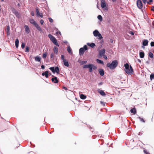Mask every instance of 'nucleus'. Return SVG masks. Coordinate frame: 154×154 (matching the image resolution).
<instances>
[{
    "label": "nucleus",
    "mask_w": 154,
    "mask_h": 154,
    "mask_svg": "<svg viewBox=\"0 0 154 154\" xmlns=\"http://www.w3.org/2000/svg\"><path fill=\"white\" fill-rule=\"evenodd\" d=\"M125 72L129 75H132L134 72L132 67L131 65L129 66V64L126 63L124 64Z\"/></svg>",
    "instance_id": "obj_1"
},
{
    "label": "nucleus",
    "mask_w": 154,
    "mask_h": 154,
    "mask_svg": "<svg viewBox=\"0 0 154 154\" xmlns=\"http://www.w3.org/2000/svg\"><path fill=\"white\" fill-rule=\"evenodd\" d=\"M118 62L117 60H113L111 63H108L106 66L109 67L111 69H114L118 66Z\"/></svg>",
    "instance_id": "obj_2"
},
{
    "label": "nucleus",
    "mask_w": 154,
    "mask_h": 154,
    "mask_svg": "<svg viewBox=\"0 0 154 154\" xmlns=\"http://www.w3.org/2000/svg\"><path fill=\"white\" fill-rule=\"evenodd\" d=\"M84 68H88L90 72H92L93 69L95 70L97 69V67L93 64H86L83 66Z\"/></svg>",
    "instance_id": "obj_3"
},
{
    "label": "nucleus",
    "mask_w": 154,
    "mask_h": 154,
    "mask_svg": "<svg viewBox=\"0 0 154 154\" xmlns=\"http://www.w3.org/2000/svg\"><path fill=\"white\" fill-rule=\"evenodd\" d=\"M49 38L52 42L55 45L59 46L58 43L57 42V41L55 37L52 36L51 34H49L48 35Z\"/></svg>",
    "instance_id": "obj_4"
},
{
    "label": "nucleus",
    "mask_w": 154,
    "mask_h": 154,
    "mask_svg": "<svg viewBox=\"0 0 154 154\" xmlns=\"http://www.w3.org/2000/svg\"><path fill=\"white\" fill-rule=\"evenodd\" d=\"M88 50V47L87 45H85L83 48H81L79 50V54L80 55H83L85 51Z\"/></svg>",
    "instance_id": "obj_5"
},
{
    "label": "nucleus",
    "mask_w": 154,
    "mask_h": 154,
    "mask_svg": "<svg viewBox=\"0 0 154 154\" xmlns=\"http://www.w3.org/2000/svg\"><path fill=\"white\" fill-rule=\"evenodd\" d=\"M137 5L139 8L141 9L142 8L143 4L140 0H138L137 1Z\"/></svg>",
    "instance_id": "obj_6"
},
{
    "label": "nucleus",
    "mask_w": 154,
    "mask_h": 154,
    "mask_svg": "<svg viewBox=\"0 0 154 154\" xmlns=\"http://www.w3.org/2000/svg\"><path fill=\"white\" fill-rule=\"evenodd\" d=\"M52 76L54 77L51 79L52 81L55 83H57L58 82V80L57 79V78L56 77H54V75H52Z\"/></svg>",
    "instance_id": "obj_7"
},
{
    "label": "nucleus",
    "mask_w": 154,
    "mask_h": 154,
    "mask_svg": "<svg viewBox=\"0 0 154 154\" xmlns=\"http://www.w3.org/2000/svg\"><path fill=\"white\" fill-rule=\"evenodd\" d=\"M101 6L102 8H104L106 7V2L105 0H100Z\"/></svg>",
    "instance_id": "obj_8"
},
{
    "label": "nucleus",
    "mask_w": 154,
    "mask_h": 154,
    "mask_svg": "<svg viewBox=\"0 0 154 154\" xmlns=\"http://www.w3.org/2000/svg\"><path fill=\"white\" fill-rule=\"evenodd\" d=\"M105 50V49L103 48L101 50H100L99 51V55L100 56H103L104 55Z\"/></svg>",
    "instance_id": "obj_9"
},
{
    "label": "nucleus",
    "mask_w": 154,
    "mask_h": 154,
    "mask_svg": "<svg viewBox=\"0 0 154 154\" xmlns=\"http://www.w3.org/2000/svg\"><path fill=\"white\" fill-rule=\"evenodd\" d=\"M48 71H45V72H43L42 73V76H45V77L46 78H48Z\"/></svg>",
    "instance_id": "obj_10"
},
{
    "label": "nucleus",
    "mask_w": 154,
    "mask_h": 154,
    "mask_svg": "<svg viewBox=\"0 0 154 154\" xmlns=\"http://www.w3.org/2000/svg\"><path fill=\"white\" fill-rule=\"evenodd\" d=\"M13 12L16 15V17L18 18H19L20 17V13H18L17 11H15Z\"/></svg>",
    "instance_id": "obj_11"
},
{
    "label": "nucleus",
    "mask_w": 154,
    "mask_h": 154,
    "mask_svg": "<svg viewBox=\"0 0 154 154\" xmlns=\"http://www.w3.org/2000/svg\"><path fill=\"white\" fill-rule=\"evenodd\" d=\"M24 28L25 29L26 32L27 33H29V32L30 30L28 26L26 25H25L24 26Z\"/></svg>",
    "instance_id": "obj_12"
},
{
    "label": "nucleus",
    "mask_w": 154,
    "mask_h": 154,
    "mask_svg": "<svg viewBox=\"0 0 154 154\" xmlns=\"http://www.w3.org/2000/svg\"><path fill=\"white\" fill-rule=\"evenodd\" d=\"M99 72L101 76H103L104 74V71L103 69H99Z\"/></svg>",
    "instance_id": "obj_13"
},
{
    "label": "nucleus",
    "mask_w": 154,
    "mask_h": 154,
    "mask_svg": "<svg viewBox=\"0 0 154 154\" xmlns=\"http://www.w3.org/2000/svg\"><path fill=\"white\" fill-rule=\"evenodd\" d=\"M34 26L37 29L39 30V31H42V29L39 26V25L36 23L34 25Z\"/></svg>",
    "instance_id": "obj_14"
},
{
    "label": "nucleus",
    "mask_w": 154,
    "mask_h": 154,
    "mask_svg": "<svg viewBox=\"0 0 154 154\" xmlns=\"http://www.w3.org/2000/svg\"><path fill=\"white\" fill-rule=\"evenodd\" d=\"M10 27L9 26H8L7 27V28L5 30V31L7 32V34L8 35H10Z\"/></svg>",
    "instance_id": "obj_15"
},
{
    "label": "nucleus",
    "mask_w": 154,
    "mask_h": 154,
    "mask_svg": "<svg viewBox=\"0 0 154 154\" xmlns=\"http://www.w3.org/2000/svg\"><path fill=\"white\" fill-rule=\"evenodd\" d=\"M99 32L97 30H95L93 32L94 35L95 37L97 36V35H98L99 34Z\"/></svg>",
    "instance_id": "obj_16"
},
{
    "label": "nucleus",
    "mask_w": 154,
    "mask_h": 154,
    "mask_svg": "<svg viewBox=\"0 0 154 154\" xmlns=\"http://www.w3.org/2000/svg\"><path fill=\"white\" fill-rule=\"evenodd\" d=\"M87 45L91 48H94V46H95V44L94 43H87Z\"/></svg>",
    "instance_id": "obj_17"
},
{
    "label": "nucleus",
    "mask_w": 154,
    "mask_h": 154,
    "mask_svg": "<svg viewBox=\"0 0 154 154\" xmlns=\"http://www.w3.org/2000/svg\"><path fill=\"white\" fill-rule=\"evenodd\" d=\"M148 41L147 40H145L143 42V46H147L148 45Z\"/></svg>",
    "instance_id": "obj_18"
},
{
    "label": "nucleus",
    "mask_w": 154,
    "mask_h": 154,
    "mask_svg": "<svg viewBox=\"0 0 154 154\" xmlns=\"http://www.w3.org/2000/svg\"><path fill=\"white\" fill-rule=\"evenodd\" d=\"M19 43V41L18 39H16L15 41V46L17 48L18 47V44Z\"/></svg>",
    "instance_id": "obj_19"
},
{
    "label": "nucleus",
    "mask_w": 154,
    "mask_h": 154,
    "mask_svg": "<svg viewBox=\"0 0 154 154\" xmlns=\"http://www.w3.org/2000/svg\"><path fill=\"white\" fill-rule=\"evenodd\" d=\"M130 111L132 113H133L134 114H135L136 113V110L135 108L131 109Z\"/></svg>",
    "instance_id": "obj_20"
},
{
    "label": "nucleus",
    "mask_w": 154,
    "mask_h": 154,
    "mask_svg": "<svg viewBox=\"0 0 154 154\" xmlns=\"http://www.w3.org/2000/svg\"><path fill=\"white\" fill-rule=\"evenodd\" d=\"M29 22L33 24L34 25H35V24L37 23L33 19H30L29 20Z\"/></svg>",
    "instance_id": "obj_21"
},
{
    "label": "nucleus",
    "mask_w": 154,
    "mask_h": 154,
    "mask_svg": "<svg viewBox=\"0 0 154 154\" xmlns=\"http://www.w3.org/2000/svg\"><path fill=\"white\" fill-rule=\"evenodd\" d=\"M54 51L55 54H57L58 53V48L56 46H54Z\"/></svg>",
    "instance_id": "obj_22"
},
{
    "label": "nucleus",
    "mask_w": 154,
    "mask_h": 154,
    "mask_svg": "<svg viewBox=\"0 0 154 154\" xmlns=\"http://www.w3.org/2000/svg\"><path fill=\"white\" fill-rule=\"evenodd\" d=\"M140 56L141 58H143L144 56V53L143 52H141L140 53Z\"/></svg>",
    "instance_id": "obj_23"
},
{
    "label": "nucleus",
    "mask_w": 154,
    "mask_h": 154,
    "mask_svg": "<svg viewBox=\"0 0 154 154\" xmlns=\"http://www.w3.org/2000/svg\"><path fill=\"white\" fill-rule=\"evenodd\" d=\"M64 64L65 66H69V63L68 61L67 60H64V61H63Z\"/></svg>",
    "instance_id": "obj_24"
},
{
    "label": "nucleus",
    "mask_w": 154,
    "mask_h": 154,
    "mask_svg": "<svg viewBox=\"0 0 154 154\" xmlns=\"http://www.w3.org/2000/svg\"><path fill=\"white\" fill-rule=\"evenodd\" d=\"M89 128L92 132H95V130L93 126L92 127L91 126H90L89 127Z\"/></svg>",
    "instance_id": "obj_25"
},
{
    "label": "nucleus",
    "mask_w": 154,
    "mask_h": 154,
    "mask_svg": "<svg viewBox=\"0 0 154 154\" xmlns=\"http://www.w3.org/2000/svg\"><path fill=\"white\" fill-rule=\"evenodd\" d=\"M80 97L81 99H85L86 98V96L83 94L80 95Z\"/></svg>",
    "instance_id": "obj_26"
},
{
    "label": "nucleus",
    "mask_w": 154,
    "mask_h": 154,
    "mask_svg": "<svg viewBox=\"0 0 154 154\" xmlns=\"http://www.w3.org/2000/svg\"><path fill=\"white\" fill-rule=\"evenodd\" d=\"M67 51L70 54H72V51L71 50V49L70 47H69L67 48Z\"/></svg>",
    "instance_id": "obj_27"
},
{
    "label": "nucleus",
    "mask_w": 154,
    "mask_h": 154,
    "mask_svg": "<svg viewBox=\"0 0 154 154\" xmlns=\"http://www.w3.org/2000/svg\"><path fill=\"white\" fill-rule=\"evenodd\" d=\"M55 72H56L57 73L59 74V69L58 66H56L55 69Z\"/></svg>",
    "instance_id": "obj_28"
},
{
    "label": "nucleus",
    "mask_w": 154,
    "mask_h": 154,
    "mask_svg": "<svg viewBox=\"0 0 154 154\" xmlns=\"http://www.w3.org/2000/svg\"><path fill=\"white\" fill-rule=\"evenodd\" d=\"M97 62L101 64H104V63L103 61L99 59H97Z\"/></svg>",
    "instance_id": "obj_29"
},
{
    "label": "nucleus",
    "mask_w": 154,
    "mask_h": 154,
    "mask_svg": "<svg viewBox=\"0 0 154 154\" xmlns=\"http://www.w3.org/2000/svg\"><path fill=\"white\" fill-rule=\"evenodd\" d=\"M148 56L150 57L151 58H153L154 56L153 53L151 52H149V53Z\"/></svg>",
    "instance_id": "obj_30"
},
{
    "label": "nucleus",
    "mask_w": 154,
    "mask_h": 154,
    "mask_svg": "<svg viewBox=\"0 0 154 154\" xmlns=\"http://www.w3.org/2000/svg\"><path fill=\"white\" fill-rule=\"evenodd\" d=\"M99 92L101 95L102 96H105L106 95V94L105 92L102 90H101L100 91H99Z\"/></svg>",
    "instance_id": "obj_31"
},
{
    "label": "nucleus",
    "mask_w": 154,
    "mask_h": 154,
    "mask_svg": "<svg viewBox=\"0 0 154 154\" xmlns=\"http://www.w3.org/2000/svg\"><path fill=\"white\" fill-rule=\"evenodd\" d=\"M35 61L40 62L41 60V58L38 56H36L35 57Z\"/></svg>",
    "instance_id": "obj_32"
},
{
    "label": "nucleus",
    "mask_w": 154,
    "mask_h": 154,
    "mask_svg": "<svg viewBox=\"0 0 154 154\" xmlns=\"http://www.w3.org/2000/svg\"><path fill=\"white\" fill-rule=\"evenodd\" d=\"M154 79V74L152 73L150 75V79L151 80Z\"/></svg>",
    "instance_id": "obj_33"
},
{
    "label": "nucleus",
    "mask_w": 154,
    "mask_h": 154,
    "mask_svg": "<svg viewBox=\"0 0 154 154\" xmlns=\"http://www.w3.org/2000/svg\"><path fill=\"white\" fill-rule=\"evenodd\" d=\"M49 69L53 73H54L55 72V68L54 67H51L49 68Z\"/></svg>",
    "instance_id": "obj_34"
},
{
    "label": "nucleus",
    "mask_w": 154,
    "mask_h": 154,
    "mask_svg": "<svg viewBox=\"0 0 154 154\" xmlns=\"http://www.w3.org/2000/svg\"><path fill=\"white\" fill-rule=\"evenodd\" d=\"M97 36L98 37V38L100 39H101L102 38H103V37L101 35L100 32L99 34L98 35H97Z\"/></svg>",
    "instance_id": "obj_35"
},
{
    "label": "nucleus",
    "mask_w": 154,
    "mask_h": 154,
    "mask_svg": "<svg viewBox=\"0 0 154 154\" xmlns=\"http://www.w3.org/2000/svg\"><path fill=\"white\" fill-rule=\"evenodd\" d=\"M36 15L37 16H38V15H39V10L38 8H37L36 9Z\"/></svg>",
    "instance_id": "obj_36"
},
{
    "label": "nucleus",
    "mask_w": 154,
    "mask_h": 154,
    "mask_svg": "<svg viewBox=\"0 0 154 154\" xmlns=\"http://www.w3.org/2000/svg\"><path fill=\"white\" fill-rule=\"evenodd\" d=\"M47 55V53L45 52V53H44L43 54V56H42L43 58H45L46 57Z\"/></svg>",
    "instance_id": "obj_37"
},
{
    "label": "nucleus",
    "mask_w": 154,
    "mask_h": 154,
    "mask_svg": "<svg viewBox=\"0 0 154 154\" xmlns=\"http://www.w3.org/2000/svg\"><path fill=\"white\" fill-rule=\"evenodd\" d=\"M97 18L98 19H99L101 21H102V18L101 15H98L97 16Z\"/></svg>",
    "instance_id": "obj_38"
},
{
    "label": "nucleus",
    "mask_w": 154,
    "mask_h": 154,
    "mask_svg": "<svg viewBox=\"0 0 154 154\" xmlns=\"http://www.w3.org/2000/svg\"><path fill=\"white\" fill-rule=\"evenodd\" d=\"M29 48L28 47L26 46L25 49V51L26 52H29Z\"/></svg>",
    "instance_id": "obj_39"
},
{
    "label": "nucleus",
    "mask_w": 154,
    "mask_h": 154,
    "mask_svg": "<svg viewBox=\"0 0 154 154\" xmlns=\"http://www.w3.org/2000/svg\"><path fill=\"white\" fill-rule=\"evenodd\" d=\"M138 118L140 120L143 122H145V121L143 119V118H141V117H138Z\"/></svg>",
    "instance_id": "obj_40"
},
{
    "label": "nucleus",
    "mask_w": 154,
    "mask_h": 154,
    "mask_svg": "<svg viewBox=\"0 0 154 154\" xmlns=\"http://www.w3.org/2000/svg\"><path fill=\"white\" fill-rule=\"evenodd\" d=\"M48 19V20H49V21L50 22H51V23H52V22H53V19H52L51 18H50V17Z\"/></svg>",
    "instance_id": "obj_41"
},
{
    "label": "nucleus",
    "mask_w": 154,
    "mask_h": 154,
    "mask_svg": "<svg viewBox=\"0 0 154 154\" xmlns=\"http://www.w3.org/2000/svg\"><path fill=\"white\" fill-rule=\"evenodd\" d=\"M25 46V44L24 43H22L21 44V48H24Z\"/></svg>",
    "instance_id": "obj_42"
},
{
    "label": "nucleus",
    "mask_w": 154,
    "mask_h": 154,
    "mask_svg": "<svg viewBox=\"0 0 154 154\" xmlns=\"http://www.w3.org/2000/svg\"><path fill=\"white\" fill-rule=\"evenodd\" d=\"M50 57L51 58H54V54L53 53H52L50 55Z\"/></svg>",
    "instance_id": "obj_43"
},
{
    "label": "nucleus",
    "mask_w": 154,
    "mask_h": 154,
    "mask_svg": "<svg viewBox=\"0 0 154 154\" xmlns=\"http://www.w3.org/2000/svg\"><path fill=\"white\" fill-rule=\"evenodd\" d=\"M61 59L62 60H63V61H64V60H66L64 59V56L63 55H61Z\"/></svg>",
    "instance_id": "obj_44"
},
{
    "label": "nucleus",
    "mask_w": 154,
    "mask_h": 154,
    "mask_svg": "<svg viewBox=\"0 0 154 154\" xmlns=\"http://www.w3.org/2000/svg\"><path fill=\"white\" fill-rule=\"evenodd\" d=\"M150 45L152 47L154 46V42H152L150 43Z\"/></svg>",
    "instance_id": "obj_45"
},
{
    "label": "nucleus",
    "mask_w": 154,
    "mask_h": 154,
    "mask_svg": "<svg viewBox=\"0 0 154 154\" xmlns=\"http://www.w3.org/2000/svg\"><path fill=\"white\" fill-rule=\"evenodd\" d=\"M128 32L131 34L132 35H134V33L133 32H132L131 31H129Z\"/></svg>",
    "instance_id": "obj_46"
},
{
    "label": "nucleus",
    "mask_w": 154,
    "mask_h": 154,
    "mask_svg": "<svg viewBox=\"0 0 154 154\" xmlns=\"http://www.w3.org/2000/svg\"><path fill=\"white\" fill-rule=\"evenodd\" d=\"M103 57L106 60H107V56H106L105 55H103Z\"/></svg>",
    "instance_id": "obj_47"
},
{
    "label": "nucleus",
    "mask_w": 154,
    "mask_h": 154,
    "mask_svg": "<svg viewBox=\"0 0 154 154\" xmlns=\"http://www.w3.org/2000/svg\"><path fill=\"white\" fill-rule=\"evenodd\" d=\"M152 0H149V2H147V3L148 4H150V3L152 2Z\"/></svg>",
    "instance_id": "obj_48"
},
{
    "label": "nucleus",
    "mask_w": 154,
    "mask_h": 154,
    "mask_svg": "<svg viewBox=\"0 0 154 154\" xmlns=\"http://www.w3.org/2000/svg\"><path fill=\"white\" fill-rule=\"evenodd\" d=\"M44 21L42 20H41L40 21V23L42 24V25L43 24V23H44Z\"/></svg>",
    "instance_id": "obj_49"
},
{
    "label": "nucleus",
    "mask_w": 154,
    "mask_h": 154,
    "mask_svg": "<svg viewBox=\"0 0 154 154\" xmlns=\"http://www.w3.org/2000/svg\"><path fill=\"white\" fill-rule=\"evenodd\" d=\"M144 152L146 154H150L147 151H146L145 150H144Z\"/></svg>",
    "instance_id": "obj_50"
},
{
    "label": "nucleus",
    "mask_w": 154,
    "mask_h": 154,
    "mask_svg": "<svg viewBox=\"0 0 154 154\" xmlns=\"http://www.w3.org/2000/svg\"><path fill=\"white\" fill-rule=\"evenodd\" d=\"M31 14L32 16H33L34 15V13L33 11H32L31 12Z\"/></svg>",
    "instance_id": "obj_51"
},
{
    "label": "nucleus",
    "mask_w": 154,
    "mask_h": 154,
    "mask_svg": "<svg viewBox=\"0 0 154 154\" xmlns=\"http://www.w3.org/2000/svg\"><path fill=\"white\" fill-rule=\"evenodd\" d=\"M87 62V61H83L82 62V64H85Z\"/></svg>",
    "instance_id": "obj_52"
},
{
    "label": "nucleus",
    "mask_w": 154,
    "mask_h": 154,
    "mask_svg": "<svg viewBox=\"0 0 154 154\" xmlns=\"http://www.w3.org/2000/svg\"><path fill=\"white\" fill-rule=\"evenodd\" d=\"M147 0H142L144 4H146V3Z\"/></svg>",
    "instance_id": "obj_53"
},
{
    "label": "nucleus",
    "mask_w": 154,
    "mask_h": 154,
    "mask_svg": "<svg viewBox=\"0 0 154 154\" xmlns=\"http://www.w3.org/2000/svg\"><path fill=\"white\" fill-rule=\"evenodd\" d=\"M38 16H39L42 18L43 17V14L42 13L39 14V15H38Z\"/></svg>",
    "instance_id": "obj_54"
},
{
    "label": "nucleus",
    "mask_w": 154,
    "mask_h": 154,
    "mask_svg": "<svg viewBox=\"0 0 154 154\" xmlns=\"http://www.w3.org/2000/svg\"><path fill=\"white\" fill-rule=\"evenodd\" d=\"M151 8V10L153 11H154V6L152 7Z\"/></svg>",
    "instance_id": "obj_55"
},
{
    "label": "nucleus",
    "mask_w": 154,
    "mask_h": 154,
    "mask_svg": "<svg viewBox=\"0 0 154 154\" xmlns=\"http://www.w3.org/2000/svg\"><path fill=\"white\" fill-rule=\"evenodd\" d=\"M41 68L42 69H44L45 67L43 65H42L41 66Z\"/></svg>",
    "instance_id": "obj_56"
},
{
    "label": "nucleus",
    "mask_w": 154,
    "mask_h": 154,
    "mask_svg": "<svg viewBox=\"0 0 154 154\" xmlns=\"http://www.w3.org/2000/svg\"><path fill=\"white\" fill-rule=\"evenodd\" d=\"M110 42L111 43H113V40L112 39H110Z\"/></svg>",
    "instance_id": "obj_57"
},
{
    "label": "nucleus",
    "mask_w": 154,
    "mask_h": 154,
    "mask_svg": "<svg viewBox=\"0 0 154 154\" xmlns=\"http://www.w3.org/2000/svg\"><path fill=\"white\" fill-rule=\"evenodd\" d=\"M100 103L102 104H103V106H104L105 105V104H104V103H103V102H102V101H101L100 102Z\"/></svg>",
    "instance_id": "obj_58"
},
{
    "label": "nucleus",
    "mask_w": 154,
    "mask_h": 154,
    "mask_svg": "<svg viewBox=\"0 0 154 154\" xmlns=\"http://www.w3.org/2000/svg\"><path fill=\"white\" fill-rule=\"evenodd\" d=\"M63 88H64V89H65L66 90H67V88H66V87H63Z\"/></svg>",
    "instance_id": "obj_59"
},
{
    "label": "nucleus",
    "mask_w": 154,
    "mask_h": 154,
    "mask_svg": "<svg viewBox=\"0 0 154 154\" xmlns=\"http://www.w3.org/2000/svg\"><path fill=\"white\" fill-rule=\"evenodd\" d=\"M59 33L60 34H61V32L60 31H58L57 32V34H58V33Z\"/></svg>",
    "instance_id": "obj_60"
},
{
    "label": "nucleus",
    "mask_w": 154,
    "mask_h": 154,
    "mask_svg": "<svg viewBox=\"0 0 154 154\" xmlns=\"http://www.w3.org/2000/svg\"><path fill=\"white\" fill-rule=\"evenodd\" d=\"M152 24L153 26H154V21H153L152 22Z\"/></svg>",
    "instance_id": "obj_61"
},
{
    "label": "nucleus",
    "mask_w": 154,
    "mask_h": 154,
    "mask_svg": "<svg viewBox=\"0 0 154 154\" xmlns=\"http://www.w3.org/2000/svg\"><path fill=\"white\" fill-rule=\"evenodd\" d=\"M112 1L113 2H116V0H112Z\"/></svg>",
    "instance_id": "obj_62"
},
{
    "label": "nucleus",
    "mask_w": 154,
    "mask_h": 154,
    "mask_svg": "<svg viewBox=\"0 0 154 154\" xmlns=\"http://www.w3.org/2000/svg\"><path fill=\"white\" fill-rule=\"evenodd\" d=\"M138 61L139 62H141V61L140 60H139V59L138 60Z\"/></svg>",
    "instance_id": "obj_63"
},
{
    "label": "nucleus",
    "mask_w": 154,
    "mask_h": 154,
    "mask_svg": "<svg viewBox=\"0 0 154 154\" xmlns=\"http://www.w3.org/2000/svg\"><path fill=\"white\" fill-rule=\"evenodd\" d=\"M4 0H1V2H3Z\"/></svg>",
    "instance_id": "obj_64"
}]
</instances>
